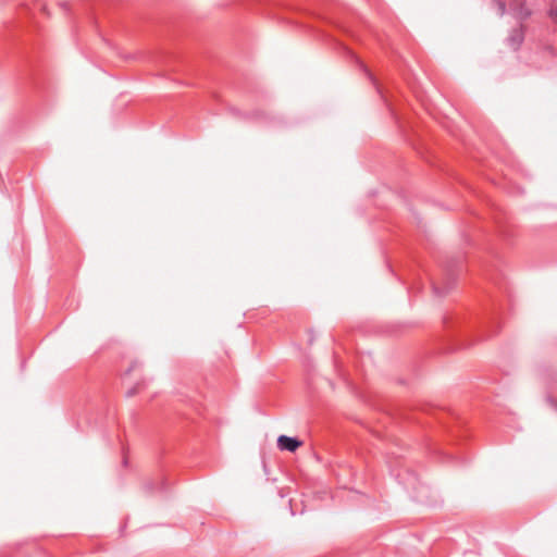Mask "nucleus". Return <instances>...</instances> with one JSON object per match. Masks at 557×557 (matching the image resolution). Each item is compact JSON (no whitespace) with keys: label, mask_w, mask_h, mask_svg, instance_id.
Segmentation results:
<instances>
[{"label":"nucleus","mask_w":557,"mask_h":557,"mask_svg":"<svg viewBox=\"0 0 557 557\" xmlns=\"http://www.w3.org/2000/svg\"><path fill=\"white\" fill-rule=\"evenodd\" d=\"M523 40H524V29H523L522 25L513 28L507 38L508 45L515 50H517L521 46Z\"/></svg>","instance_id":"f03ea898"},{"label":"nucleus","mask_w":557,"mask_h":557,"mask_svg":"<svg viewBox=\"0 0 557 557\" xmlns=\"http://www.w3.org/2000/svg\"><path fill=\"white\" fill-rule=\"evenodd\" d=\"M519 15L521 18H528L531 15V11L524 4H521Z\"/></svg>","instance_id":"7ed1b4c3"},{"label":"nucleus","mask_w":557,"mask_h":557,"mask_svg":"<svg viewBox=\"0 0 557 557\" xmlns=\"http://www.w3.org/2000/svg\"><path fill=\"white\" fill-rule=\"evenodd\" d=\"M302 445V442L299 441L296 437H289L286 435H281L277 438V447L281 450H287L290 453L296 451L300 446Z\"/></svg>","instance_id":"f257e3e1"},{"label":"nucleus","mask_w":557,"mask_h":557,"mask_svg":"<svg viewBox=\"0 0 557 557\" xmlns=\"http://www.w3.org/2000/svg\"><path fill=\"white\" fill-rule=\"evenodd\" d=\"M139 388H140V386H139V384H137L135 387L128 389L126 395L128 397L134 396L139 391Z\"/></svg>","instance_id":"20e7f679"},{"label":"nucleus","mask_w":557,"mask_h":557,"mask_svg":"<svg viewBox=\"0 0 557 557\" xmlns=\"http://www.w3.org/2000/svg\"><path fill=\"white\" fill-rule=\"evenodd\" d=\"M433 290L438 296H442L444 294V292L435 284H433Z\"/></svg>","instance_id":"39448f33"}]
</instances>
